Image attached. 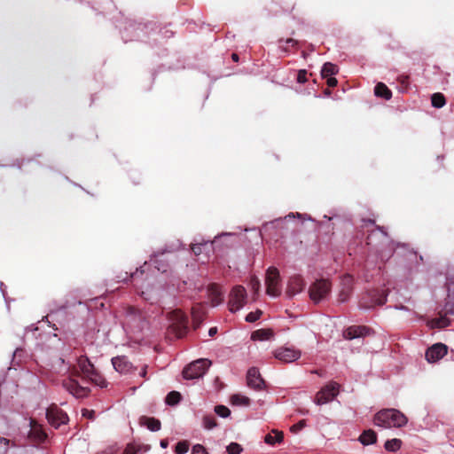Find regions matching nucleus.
Segmentation results:
<instances>
[{
	"instance_id": "f257e3e1",
	"label": "nucleus",
	"mask_w": 454,
	"mask_h": 454,
	"mask_svg": "<svg viewBox=\"0 0 454 454\" xmlns=\"http://www.w3.org/2000/svg\"><path fill=\"white\" fill-rule=\"evenodd\" d=\"M174 35V32L168 26L160 27L157 22L129 23L121 31V37L125 42L145 41V38H152L153 42L161 39H168Z\"/></svg>"
},
{
	"instance_id": "f03ea898",
	"label": "nucleus",
	"mask_w": 454,
	"mask_h": 454,
	"mask_svg": "<svg viewBox=\"0 0 454 454\" xmlns=\"http://www.w3.org/2000/svg\"><path fill=\"white\" fill-rule=\"evenodd\" d=\"M78 369H74L70 377L64 380L62 382L63 387L76 398H83L89 395L90 390L89 387L82 386L75 379L82 374V379L85 380L90 373H91L95 367L93 364L86 356H80L77 360Z\"/></svg>"
},
{
	"instance_id": "7ed1b4c3",
	"label": "nucleus",
	"mask_w": 454,
	"mask_h": 454,
	"mask_svg": "<svg viewBox=\"0 0 454 454\" xmlns=\"http://www.w3.org/2000/svg\"><path fill=\"white\" fill-rule=\"evenodd\" d=\"M366 244L375 248L382 258L391 256L395 250L394 242L381 227H376L371 231L366 238Z\"/></svg>"
},
{
	"instance_id": "20e7f679",
	"label": "nucleus",
	"mask_w": 454,
	"mask_h": 454,
	"mask_svg": "<svg viewBox=\"0 0 454 454\" xmlns=\"http://www.w3.org/2000/svg\"><path fill=\"white\" fill-rule=\"evenodd\" d=\"M373 422L382 427H402L408 422L407 417L396 409H383L374 415Z\"/></svg>"
},
{
	"instance_id": "39448f33",
	"label": "nucleus",
	"mask_w": 454,
	"mask_h": 454,
	"mask_svg": "<svg viewBox=\"0 0 454 454\" xmlns=\"http://www.w3.org/2000/svg\"><path fill=\"white\" fill-rule=\"evenodd\" d=\"M170 321L169 330L177 337L183 338L188 331V318L181 309H175L168 314Z\"/></svg>"
},
{
	"instance_id": "423d86ee",
	"label": "nucleus",
	"mask_w": 454,
	"mask_h": 454,
	"mask_svg": "<svg viewBox=\"0 0 454 454\" xmlns=\"http://www.w3.org/2000/svg\"><path fill=\"white\" fill-rule=\"evenodd\" d=\"M124 323L135 332H141L147 325L145 313L133 306L125 309Z\"/></svg>"
},
{
	"instance_id": "0eeeda50",
	"label": "nucleus",
	"mask_w": 454,
	"mask_h": 454,
	"mask_svg": "<svg viewBox=\"0 0 454 454\" xmlns=\"http://www.w3.org/2000/svg\"><path fill=\"white\" fill-rule=\"evenodd\" d=\"M387 292L386 290H371L367 292L359 301V308L369 309L375 306H381L387 301Z\"/></svg>"
},
{
	"instance_id": "6e6552de",
	"label": "nucleus",
	"mask_w": 454,
	"mask_h": 454,
	"mask_svg": "<svg viewBox=\"0 0 454 454\" xmlns=\"http://www.w3.org/2000/svg\"><path fill=\"white\" fill-rule=\"evenodd\" d=\"M280 280L279 270L276 267H270L265 276L266 294L274 297L279 296L281 294Z\"/></svg>"
},
{
	"instance_id": "1a4fd4ad",
	"label": "nucleus",
	"mask_w": 454,
	"mask_h": 454,
	"mask_svg": "<svg viewBox=\"0 0 454 454\" xmlns=\"http://www.w3.org/2000/svg\"><path fill=\"white\" fill-rule=\"evenodd\" d=\"M332 284L327 279H318L315 281L309 288V298L318 303L324 300L331 292Z\"/></svg>"
},
{
	"instance_id": "9d476101",
	"label": "nucleus",
	"mask_w": 454,
	"mask_h": 454,
	"mask_svg": "<svg viewBox=\"0 0 454 454\" xmlns=\"http://www.w3.org/2000/svg\"><path fill=\"white\" fill-rule=\"evenodd\" d=\"M210 364L211 361L208 359H198L184 369V378L187 380L198 379L206 373Z\"/></svg>"
},
{
	"instance_id": "9b49d317",
	"label": "nucleus",
	"mask_w": 454,
	"mask_h": 454,
	"mask_svg": "<svg viewBox=\"0 0 454 454\" xmlns=\"http://www.w3.org/2000/svg\"><path fill=\"white\" fill-rule=\"evenodd\" d=\"M340 392V385L335 381H331L323 387L316 395L315 403L317 405L325 404L333 401Z\"/></svg>"
},
{
	"instance_id": "f8f14e48",
	"label": "nucleus",
	"mask_w": 454,
	"mask_h": 454,
	"mask_svg": "<svg viewBox=\"0 0 454 454\" xmlns=\"http://www.w3.org/2000/svg\"><path fill=\"white\" fill-rule=\"evenodd\" d=\"M247 302V291L242 286H236L232 288L229 295L228 307L230 311L236 312L239 310Z\"/></svg>"
},
{
	"instance_id": "ddd939ff",
	"label": "nucleus",
	"mask_w": 454,
	"mask_h": 454,
	"mask_svg": "<svg viewBox=\"0 0 454 454\" xmlns=\"http://www.w3.org/2000/svg\"><path fill=\"white\" fill-rule=\"evenodd\" d=\"M46 418L48 422L56 428L68 421L67 413L59 409L56 405H51L47 409Z\"/></svg>"
},
{
	"instance_id": "4468645a",
	"label": "nucleus",
	"mask_w": 454,
	"mask_h": 454,
	"mask_svg": "<svg viewBox=\"0 0 454 454\" xmlns=\"http://www.w3.org/2000/svg\"><path fill=\"white\" fill-rule=\"evenodd\" d=\"M273 356L283 363H292L301 357V352L299 349L281 347L273 352Z\"/></svg>"
},
{
	"instance_id": "2eb2a0df",
	"label": "nucleus",
	"mask_w": 454,
	"mask_h": 454,
	"mask_svg": "<svg viewBox=\"0 0 454 454\" xmlns=\"http://www.w3.org/2000/svg\"><path fill=\"white\" fill-rule=\"evenodd\" d=\"M305 286L306 283L301 275H294L288 279L286 294L289 298H292L297 294L302 292Z\"/></svg>"
},
{
	"instance_id": "dca6fc26",
	"label": "nucleus",
	"mask_w": 454,
	"mask_h": 454,
	"mask_svg": "<svg viewBox=\"0 0 454 454\" xmlns=\"http://www.w3.org/2000/svg\"><path fill=\"white\" fill-rule=\"evenodd\" d=\"M448 347L443 343H435L426 351V359L429 363H434L447 355Z\"/></svg>"
},
{
	"instance_id": "f3484780",
	"label": "nucleus",
	"mask_w": 454,
	"mask_h": 454,
	"mask_svg": "<svg viewBox=\"0 0 454 454\" xmlns=\"http://www.w3.org/2000/svg\"><path fill=\"white\" fill-rule=\"evenodd\" d=\"M247 382L249 387L255 390H262L265 387V382L255 367H252L247 371Z\"/></svg>"
},
{
	"instance_id": "a211bd4d",
	"label": "nucleus",
	"mask_w": 454,
	"mask_h": 454,
	"mask_svg": "<svg viewBox=\"0 0 454 454\" xmlns=\"http://www.w3.org/2000/svg\"><path fill=\"white\" fill-rule=\"evenodd\" d=\"M353 290V278L350 275H345L341 278L340 290L338 294V301L345 302L348 300Z\"/></svg>"
},
{
	"instance_id": "6ab92c4d",
	"label": "nucleus",
	"mask_w": 454,
	"mask_h": 454,
	"mask_svg": "<svg viewBox=\"0 0 454 454\" xmlns=\"http://www.w3.org/2000/svg\"><path fill=\"white\" fill-rule=\"evenodd\" d=\"M372 332V329L365 325H351L343 332V337L346 340H353L370 335Z\"/></svg>"
},
{
	"instance_id": "aec40b11",
	"label": "nucleus",
	"mask_w": 454,
	"mask_h": 454,
	"mask_svg": "<svg viewBox=\"0 0 454 454\" xmlns=\"http://www.w3.org/2000/svg\"><path fill=\"white\" fill-rule=\"evenodd\" d=\"M278 48L286 54H297L300 49V43L293 38L278 41Z\"/></svg>"
},
{
	"instance_id": "412c9836",
	"label": "nucleus",
	"mask_w": 454,
	"mask_h": 454,
	"mask_svg": "<svg viewBox=\"0 0 454 454\" xmlns=\"http://www.w3.org/2000/svg\"><path fill=\"white\" fill-rule=\"evenodd\" d=\"M207 292L212 306L215 307L223 302V292L217 284H210L207 286Z\"/></svg>"
},
{
	"instance_id": "4be33fe9",
	"label": "nucleus",
	"mask_w": 454,
	"mask_h": 454,
	"mask_svg": "<svg viewBox=\"0 0 454 454\" xmlns=\"http://www.w3.org/2000/svg\"><path fill=\"white\" fill-rule=\"evenodd\" d=\"M29 426H30V430L28 433V436L30 438H32L39 442H43L46 439L47 434L43 430L41 425H39L35 419H30Z\"/></svg>"
},
{
	"instance_id": "5701e85b",
	"label": "nucleus",
	"mask_w": 454,
	"mask_h": 454,
	"mask_svg": "<svg viewBox=\"0 0 454 454\" xmlns=\"http://www.w3.org/2000/svg\"><path fill=\"white\" fill-rule=\"evenodd\" d=\"M112 364L114 368L121 373H127L132 368V364L124 356L112 358Z\"/></svg>"
},
{
	"instance_id": "b1692460",
	"label": "nucleus",
	"mask_w": 454,
	"mask_h": 454,
	"mask_svg": "<svg viewBox=\"0 0 454 454\" xmlns=\"http://www.w3.org/2000/svg\"><path fill=\"white\" fill-rule=\"evenodd\" d=\"M205 311L203 305L201 303H198L192 309V324L194 329H197L200 326L201 323L204 320Z\"/></svg>"
},
{
	"instance_id": "393cba45",
	"label": "nucleus",
	"mask_w": 454,
	"mask_h": 454,
	"mask_svg": "<svg viewBox=\"0 0 454 454\" xmlns=\"http://www.w3.org/2000/svg\"><path fill=\"white\" fill-rule=\"evenodd\" d=\"M358 440L363 445L373 444L377 442V434L372 429L364 430Z\"/></svg>"
},
{
	"instance_id": "a878e982",
	"label": "nucleus",
	"mask_w": 454,
	"mask_h": 454,
	"mask_svg": "<svg viewBox=\"0 0 454 454\" xmlns=\"http://www.w3.org/2000/svg\"><path fill=\"white\" fill-rule=\"evenodd\" d=\"M374 94L379 98L389 100L392 98V91L383 82H379L374 88Z\"/></svg>"
},
{
	"instance_id": "bb28decb",
	"label": "nucleus",
	"mask_w": 454,
	"mask_h": 454,
	"mask_svg": "<svg viewBox=\"0 0 454 454\" xmlns=\"http://www.w3.org/2000/svg\"><path fill=\"white\" fill-rule=\"evenodd\" d=\"M274 332L271 329H259L252 333L251 339L254 340H267L273 337Z\"/></svg>"
},
{
	"instance_id": "cd10ccee",
	"label": "nucleus",
	"mask_w": 454,
	"mask_h": 454,
	"mask_svg": "<svg viewBox=\"0 0 454 454\" xmlns=\"http://www.w3.org/2000/svg\"><path fill=\"white\" fill-rule=\"evenodd\" d=\"M140 421L142 425L146 426L153 432L159 431L161 427L160 421L155 418L142 417Z\"/></svg>"
},
{
	"instance_id": "c85d7f7f",
	"label": "nucleus",
	"mask_w": 454,
	"mask_h": 454,
	"mask_svg": "<svg viewBox=\"0 0 454 454\" xmlns=\"http://www.w3.org/2000/svg\"><path fill=\"white\" fill-rule=\"evenodd\" d=\"M85 380H88L90 382L100 387H106L107 386V382L105 378L96 369L90 373Z\"/></svg>"
},
{
	"instance_id": "c756f323",
	"label": "nucleus",
	"mask_w": 454,
	"mask_h": 454,
	"mask_svg": "<svg viewBox=\"0 0 454 454\" xmlns=\"http://www.w3.org/2000/svg\"><path fill=\"white\" fill-rule=\"evenodd\" d=\"M284 439L283 432L272 430L270 434H266L264 441L267 444L273 445L277 442H281Z\"/></svg>"
},
{
	"instance_id": "7c9ffc66",
	"label": "nucleus",
	"mask_w": 454,
	"mask_h": 454,
	"mask_svg": "<svg viewBox=\"0 0 454 454\" xmlns=\"http://www.w3.org/2000/svg\"><path fill=\"white\" fill-rule=\"evenodd\" d=\"M339 71V68L336 65L326 62L322 67L321 74L323 78H326L328 76H333V74H336Z\"/></svg>"
},
{
	"instance_id": "2f4dec72",
	"label": "nucleus",
	"mask_w": 454,
	"mask_h": 454,
	"mask_svg": "<svg viewBox=\"0 0 454 454\" xmlns=\"http://www.w3.org/2000/svg\"><path fill=\"white\" fill-rule=\"evenodd\" d=\"M432 328H445L450 325V319L444 316L434 318L429 323Z\"/></svg>"
},
{
	"instance_id": "473e14b6",
	"label": "nucleus",
	"mask_w": 454,
	"mask_h": 454,
	"mask_svg": "<svg viewBox=\"0 0 454 454\" xmlns=\"http://www.w3.org/2000/svg\"><path fill=\"white\" fill-rule=\"evenodd\" d=\"M401 446H402V441L397 438H393L391 440H387L384 445L386 450L391 451V452L397 451L398 450H400Z\"/></svg>"
},
{
	"instance_id": "72a5a7b5",
	"label": "nucleus",
	"mask_w": 454,
	"mask_h": 454,
	"mask_svg": "<svg viewBox=\"0 0 454 454\" xmlns=\"http://www.w3.org/2000/svg\"><path fill=\"white\" fill-rule=\"evenodd\" d=\"M431 102L434 107L441 108L445 105L446 100L443 94L438 92L432 95Z\"/></svg>"
},
{
	"instance_id": "f704fd0d",
	"label": "nucleus",
	"mask_w": 454,
	"mask_h": 454,
	"mask_svg": "<svg viewBox=\"0 0 454 454\" xmlns=\"http://www.w3.org/2000/svg\"><path fill=\"white\" fill-rule=\"evenodd\" d=\"M181 394L177 391H171L166 396V403L168 405H176L181 401Z\"/></svg>"
},
{
	"instance_id": "c9c22d12",
	"label": "nucleus",
	"mask_w": 454,
	"mask_h": 454,
	"mask_svg": "<svg viewBox=\"0 0 454 454\" xmlns=\"http://www.w3.org/2000/svg\"><path fill=\"white\" fill-rule=\"evenodd\" d=\"M231 403L235 404V405L247 406V405H249V403H250V400L248 397L239 395V394H235V395H231Z\"/></svg>"
},
{
	"instance_id": "e433bc0d",
	"label": "nucleus",
	"mask_w": 454,
	"mask_h": 454,
	"mask_svg": "<svg viewBox=\"0 0 454 454\" xmlns=\"http://www.w3.org/2000/svg\"><path fill=\"white\" fill-rule=\"evenodd\" d=\"M216 420L213 415H206L203 417V426L206 429H212L216 427Z\"/></svg>"
},
{
	"instance_id": "4c0bfd02",
	"label": "nucleus",
	"mask_w": 454,
	"mask_h": 454,
	"mask_svg": "<svg viewBox=\"0 0 454 454\" xmlns=\"http://www.w3.org/2000/svg\"><path fill=\"white\" fill-rule=\"evenodd\" d=\"M189 450V443L187 441L178 442L176 445L175 451L176 454H184Z\"/></svg>"
},
{
	"instance_id": "58836bf2",
	"label": "nucleus",
	"mask_w": 454,
	"mask_h": 454,
	"mask_svg": "<svg viewBox=\"0 0 454 454\" xmlns=\"http://www.w3.org/2000/svg\"><path fill=\"white\" fill-rule=\"evenodd\" d=\"M226 450L228 454H240L243 449L240 444L237 442H231L227 446Z\"/></svg>"
},
{
	"instance_id": "ea45409f",
	"label": "nucleus",
	"mask_w": 454,
	"mask_h": 454,
	"mask_svg": "<svg viewBox=\"0 0 454 454\" xmlns=\"http://www.w3.org/2000/svg\"><path fill=\"white\" fill-rule=\"evenodd\" d=\"M215 411L217 415L223 418H227L231 414L230 409L224 405H216L215 407Z\"/></svg>"
},
{
	"instance_id": "a19ab883",
	"label": "nucleus",
	"mask_w": 454,
	"mask_h": 454,
	"mask_svg": "<svg viewBox=\"0 0 454 454\" xmlns=\"http://www.w3.org/2000/svg\"><path fill=\"white\" fill-rule=\"evenodd\" d=\"M250 286L254 294H258L261 288V282L257 277H252L250 279Z\"/></svg>"
},
{
	"instance_id": "79ce46f5",
	"label": "nucleus",
	"mask_w": 454,
	"mask_h": 454,
	"mask_svg": "<svg viewBox=\"0 0 454 454\" xmlns=\"http://www.w3.org/2000/svg\"><path fill=\"white\" fill-rule=\"evenodd\" d=\"M408 259L415 264H419L423 261L422 255H418L417 253L413 250L408 252Z\"/></svg>"
},
{
	"instance_id": "37998d69",
	"label": "nucleus",
	"mask_w": 454,
	"mask_h": 454,
	"mask_svg": "<svg viewBox=\"0 0 454 454\" xmlns=\"http://www.w3.org/2000/svg\"><path fill=\"white\" fill-rule=\"evenodd\" d=\"M262 314V312L261 310H257L255 312H250L247 315L246 321L249 322V323L255 322L256 320H258L260 318Z\"/></svg>"
},
{
	"instance_id": "c03bdc74",
	"label": "nucleus",
	"mask_w": 454,
	"mask_h": 454,
	"mask_svg": "<svg viewBox=\"0 0 454 454\" xmlns=\"http://www.w3.org/2000/svg\"><path fill=\"white\" fill-rule=\"evenodd\" d=\"M307 71L305 69L299 70L297 74V82L299 83H304L307 82Z\"/></svg>"
},
{
	"instance_id": "a18cd8bd",
	"label": "nucleus",
	"mask_w": 454,
	"mask_h": 454,
	"mask_svg": "<svg viewBox=\"0 0 454 454\" xmlns=\"http://www.w3.org/2000/svg\"><path fill=\"white\" fill-rule=\"evenodd\" d=\"M192 454H207V452L201 444H196L192 448Z\"/></svg>"
},
{
	"instance_id": "49530a36",
	"label": "nucleus",
	"mask_w": 454,
	"mask_h": 454,
	"mask_svg": "<svg viewBox=\"0 0 454 454\" xmlns=\"http://www.w3.org/2000/svg\"><path fill=\"white\" fill-rule=\"evenodd\" d=\"M305 425H306L305 420H300L298 423H296L295 425H294L291 427V430L293 432H298L301 429H302L305 427Z\"/></svg>"
},
{
	"instance_id": "de8ad7c7",
	"label": "nucleus",
	"mask_w": 454,
	"mask_h": 454,
	"mask_svg": "<svg viewBox=\"0 0 454 454\" xmlns=\"http://www.w3.org/2000/svg\"><path fill=\"white\" fill-rule=\"evenodd\" d=\"M82 416L86 417V418H88L90 419H95V411L93 410L83 409L82 410Z\"/></svg>"
},
{
	"instance_id": "09e8293b",
	"label": "nucleus",
	"mask_w": 454,
	"mask_h": 454,
	"mask_svg": "<svg viewBox=\"0 0 454 454\" xmlns=\"http://www.w3.org/2000/svg\"><path fill=\"white\" fill-rule=\"evenodd\" d=\"M123 454H137L136 447L133 444H128Z\"/></svg>"
},
{
	"instance_id": "8fccbe9b",
	"label": "nucleus",
	"mask_w": 454,
	"mask_h": 454,
	"mask_svg": "<svg viewBox=\"0 0 454 454\" xmlns=\"http://www.w3.org/2000/svg\"><path fill=\"white\" fill-rule=\"evenodd\" d=\"M338 83V81L336 78L333 77V76H328L326 77V84L329 86V87H335Z\"/></svg>"
},
{
	"instance_id": "3c124183",
	"label": "nucleus",
	"mask_w": 454,
	"mask_h": 454,
	"mask_svg": "<svg viewBox=\"0 0 454 454\" xmlns=\"http://www.w3.org/2000/svg\"><path fill=\"white\" fill-rule=\"evenodd\" d=\"M10 442L11 441L9 439L0 436V444H4V452L7 451Z\"/></svg>"
},
{
	"instance_id": "603ef678",
	"label": "nucleus",
	"mask_w": 454,
	"mask_h": 454,
	"mask_svg": "<svg viewBox=\"0 0 454 454\" xmlns=\"http://www.w3.org/2000/svg\"><path fill=\"white\" fill-rule=\"evenodd\" d=\"M192 250L195 254H200L201 253V244L192 245Z\"/></svg>"
},
{
	"instance_id": "864d4df0",
	"label": "nucleus",
	"mask_w": 454,
	"mask_h": 454,
	"mask_svg": "<svg viewBox=\"0 0 454 454\" xmlns=\"http://www.w3.org/2000/svg\"><path fill=\"white\" fill-rule=\"evenodd\" d=\"M217 333V327H211L208 331V334L210 337H214Z\"/></svg>"
},
{
	"instance_id": "5fc2aeb1",
	"label": "nucleus",
	"mask_w": 454,
	"mask_h": 454,
	"mask_svg": "<svg viewBox=\"0 0 454 454\" xmlns=\"http://www.w3.org/2000/svg\"><path fill=\"white\" fill-rule=\"evenodd\" d=\"M138 274L143 275V274H144V271H143V270H137V271H136V272H134V273H132V274L130 275V277H131V278L136 279V278H137Z\"/></svg>"
},
{
	"instance_id": "6e6d98bb",
	"label": "nucleus",
	"mask_w": 454,
	"mask_h": 454,
	"mask_svg": "<svg viewBox=\"0 0 454 454\" xmlns=\"http://www.w3.org/2000/svg\"><path fill=\"white\" fill-rule=\"evenodd\" d=\"M168 441H167V440H161V441H160V446H161L163 449L167 448V447H168Z\"/></svg>"
},
{
	"instance_id": "4d7b16f0",
	"label": "nucleus",
	"mask_w": 454,
	"mask_h": 454,
	"mask_svg": "<svg viewBox=\"0 0 454 454\" xmlns=\"http://www.w3.org/2000/svg\"><path fill=\"white\" fill-rule=\"evenodd\" d=\"M97 454H114V451L111 449H108Z\"/></svg>"
},
{
	"instance_id": "13d9d810",
	"label": "nucleus",
	"mask_w": 454,
	"mask_h": 454,
	"mask_svg": "<svg viewBox=\"0 0 454 454\" xmlns=\"http://www.w3.org/2000/svg\"><path fill=\"white\" fill-rule=\"evenodd\" d=\"M141 377L145 378L146 376V367H144L140 372Z\"/></svg>"
},
{
	"instance_id": "bf43d9fd",
	"label": "nucleus",
	"mask_w": 454,
	"mask_h": 454,
	"mask_svg": "<svg viewBox=\"0 0 454 454\" xmlns=\"http://www.w3.org/2000/svg\"><path fill=\"white\" fill-rule=\"evenodd\" d=\"M365 222L370 224H374V220H366Z\"/></svg>"
},
{
	"instance_id": "052dcab7",
	"label": "nucleus",
	"mask_w": 454,
	"mask_h": 454,
	"mask_svg": "<svg viewBox=\"0 0 454 454\" xmlns=\"http://www.w3.org/2000/svg\"><path fill=\"white\" fill-rule=\"evenodd\" d=\"M301 57H302V58H305V57H306V53H305V51H301Z\"/></svg>"
},
{
	"instance_id": "680f3d73",
	"label": "nucleus",
	"mask_w": 454,
	"mask_h": 454,
	"mask_svg": "<svg viewBox=\"0 0 454 454\" xmlns=\"http://www.w3.org/2000/svg\"><path fill=\"white\" fill-rule=\"evenodd\" d=\"M231 57L235 58V57H239V56L236 52H233V53H231Z\"/></svg>"
},
{
	"instance_id": "e2e57ef3",
	"label": "nucleus",
	"mask_w": 454,
	"mask_h": 454,
	"mask_svg": "<svg viewBox=\"0 0 454 454\" xmlns=\"http://www.w3.org/2000/svg\"><path fill=\"white\" fill-rule=\"evenodd\" d=\"M325 93L326 95H330V94H331V92H330V90H325Z\"/></svg>"
},
{
	"instance_id": "0e129e2a",
	"label": "nucleus",
	"mask_w": 454,
	"mask_h": 454,
	"mask_svg": "<svg viewBox=\"0 0 454 454\" xmlns=\"http://www.w3.org/2000/svg\"><path fill=\"white\" fill-rule=\"evenodd\" d=\"M312 372H313V373H317V374H318V375H321V373H320L318 371H317V370H316V371H313Z\"/></svg>"
},
{
	"instance_id": "69168bd1",
	"label": "nucleus",
	"mask_w": 454,
	"mask_h": 454,
	"mask_svg": "<svg viewBox=\"0 0 454 454\" xmlns=\"http://www.w3.org/2000/svg\"><path fill=\"white\" fill-rule=\"evenodd\" d=\"M232 59L237 62V61H239V59L235 58V59Z\"/></svg>"
},
{
	"instance_id": "338daca9",
	"label": "nucleus",
	"mask_w": 454,
	"mask_h": 454,
	"mask_svg": "<svg viewBox=\"0 0 454 454\" xmlns=\"http://www.w3.org/2000/svg\"><path fill=\"white\" fill-rule=\"evenodd\" d=\"M405 245H403L402 247H400V248H405ZM397 248H399V247Z\"/></svg>"
}]
</instances>
